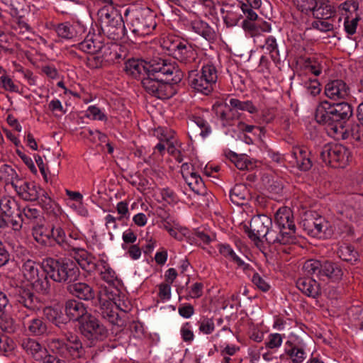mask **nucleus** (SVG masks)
<instances>
[{"label": "nucleus", "instance_id": "obj_47", "mask_svg": "<svg viewBox=\"0 0 363 363\" xmlns=\"http://www.w3.org/2000/svg\"><path fill=\"white\" fill-rule=\"evenodd\" d=\"M21 178L16 169L7 164H1L0 167V180L6 184H11L13 187L15 182H18Z\"/></svg>", "mask_w": 363, "mask_h": 363}, {"label": "nucleus", "instance_id": "obj_18", "mask_svg": "<svg viewBox=\"0 0 363 363\" xmlns=\"http://www.w3.org/2000/svg\"><path fill=\"white\" fill-rule=\"evenodd\" d=\"M21 216H18L19 220H12V227L14 230H20L22 228L23 223H32L35 225L39 223L43 217L38 209L30 206H26L21 209Z\"/></svg>", "mask_w": 363, "mask_h": 363}, {"label": "nucleus", "instance_id": "obj_4", "mask_svg": "<svg viewBox=\"0 0 363 363\" xmlns=\"http://www.w3.org/2000/svg\"><path fill=\"white\" fill-rule=\"evenodd\" d=\"M303 269L307 274L316 275L320 280L327 279L333 282L340 281L344 274L340 264L329 260L308 259L305 262Z\"/></svg>", "mask_w": 363, "mask_h": 363}, {"label": "nucleus", "instance_id": "obj_8", "mask_svg": "<svg viewBox=\"0 0 363 363\" xmlns=\"http://www.w3.org/2000/svg\"><path fill=\"white\" fill-rule=\"evenodd\" d=\"M320 157L323 162L334 168H344L352 160L350 150L338 143L325 145L320 152Z\"/></svg>", "mask_w": 363, "mask_h": 363}, {"label": "nucleus", "instance_id": "obj_35", "mask_svg": "<svg viewBox=\"0 0 363 363\" xmlns=\"http://www.w3.org/2000/svg\"><path fill=\"white\" fill-rule=\"evenodd\" d=\"M218 250L223 257L236 264L238 267L242 269L243 271L247 272L252 269L251 266L242 260L228 244L218 245Z\"/></svg>", "mask_w": 363, "mask_h": 363}, {"label": "nucleus", "instance_id": "obj_57", "mask_svg": "<svg viewBox=\"0 0 363 363\" xmlns=\"http://www.w3.org/2000/svg\"><path fill=\"white\" fill-rule=\"evenodd\" d=\"M169 234L179 241L189 238L190 231L185 227H181L179 225L175 226L174 229H170Z\"/></svg>", "mask_w": 363, "mask_h": 363}, {"label": "nucleus", "instance_id": "obj_25", "mask_svg": "<svg viewBox=\"0 0 363 363\" xmlns=\"http://www.w3.org/2000/svg\"><path fill=\"white\" fill-rule=\"evenodd\" d=\"M107 24L101 26V29L110 39L119 40L125 35L124 21L121 15L114 16Z\"/></svg>", "mask_w": 363, "mask_h": 363}, {"label": "nucleus", "instance_id": "obj_37", "mask_svg": "<svg viewBox=\"0 0 363 363\" xmlns=\"http://www.w3.org/2000/svg\"><path fill=\"white\" fill-rule=\"evenodd\" d=\"M335 13V9L328 0H319L312 14L317 19H329Z\"/></svg>", "mask_w": 363, "mask_h": 363}, {"label": "nucleus", "instance_id": "obj_9", "mask_svg": "<svg viewBox=\"0 0 363 363\" xmlns=\"http://www.w3.org/2000/svg\"><path fill=\"white\" fill-rule=\"evenodd\" d=\"M79 330L91 344L104 340L108 335L106 328L91 314L79 324Z\"/></svg>", "mask_w": 363, "mask_h": 363}, {"label": "nucleus", "instance_id": "obj_51", "mask_svg": "<svg viewBox=\"0 0 363 363\" xmlns=\"http://www.w3.org/2000/svg\"><path fill=\"white\" fill-rule=\"evenodd\" d=\"M97 16L101 27L104 24L108 23L111 19L115 18L114 16H119V14L116 13L113 7L106 5L98 11Z\"/></svg>", "mask_w": 363, "mask_h": 363}, {"label": "nucleus", "instance_id": "obj_13", "mask_svg": "<svg viewBox=\"0 0 363 363\" xmlns=\"http://www.w3.org/2000/svg\"><path fill=\"white\" fill-rule=\"evenodd\" d=\"M302 226L308 235L314 238H322L326 235L330 223L325 218L315 213H310L302 220Z\"/></svg>", "mask_w": 363, "mask_h": 363}, {"label": "nucleus", "instance_id": "obj_40", "mask_svg": "<svg viewBox=\"0 0 363 363\" xmlns=\"http://www.w3.org/2000/svg\"><path fill=\"white\" fill-rule=\"evenodd\" d=\"M50 231L51 246L56 243L65 250H70L72 249V247L67 242L66 233L62 228L52 224Z\"/></svg>", "mask_w": 363, "mask_h": 363}, {"label": "nucleus", "instance_id": "obj_39", "mask_svg": "<svg viewBox=\"0 0 363 363\" xmlns=\"http://www.w3.org/2000/svg\"><path fill=\"white\" fill-rule=\"evenodd\" d=\"M231 201L237 206L244 205L250 198L248 189L243 184H238L230 190Z\"/></svg>", "mask_w": 363, "mask_h": 363}, {"label": "nucleus", "instance_id": "obj_27", "mask_svg": "<svg viewBox=\"0 0 363 363\" xmlns=\"http://www.w3.org/2000/svg\"><path fill=\"white\" fill-rule=\"evenodd\" d=\"M99 302L101 317L112 325L122 326L123 321L118 313L114 311L113 303L109 299L105 300L101 296L99 297Z\"/></svg>", "mask_w": 363, "mask_h": 363}, {"label": "nucleus", "instance_id": "obj_63", "mask_svg": "<svg viewBox=\"0 0 363 363\" xmlns=\"http://www.w3.org/2000/svg\"><path fill=\"white\" fill-rule=\"evenodd\" d=\"M282 343V336L279 333L270 334L268 337L267 342H265L267 347L269 349L278 348Z\"/></svg>", "mask_w": 363, "mask_h": 363}, {"label": "nucleus", "instance_id": "obj_31", "mask_svg": "<svg viewBox=\"0 0 363 363\" xmlns=\"http://www.w3.org/2000/svg\"><path fill=\"white\" fill-rule=\"evenodd\" d=\"M297 288L308 297L317 298L320 294V284L312 278H300L296 281Z\"/></svg>", "mask_w": 363, "mask_h": 363}, {"label": "nucleus", "instance_id": "obj_43", "mask_svg": "<svg viewBox=\"0 0 363 363\" xmlns=\"http://www.w3.org/2000/svg\"><path fill=\"white\" fill-rule=\"evenodd\" d=\"M192 30L202 36L208 41H212L216 38V33L213 29L206 22L198 20L191 23Z\"/></svg>", "mask_w": 363, "mask_h": 363}, {"label": "nucleus", "instance_id": "obj_36", "mask_svg": "<svg viewBox=\"0 0 363 363\" xmlns=\"http://www.w3.org/2000/svg\"><path fill=\"white\" fill-rule=\"evenodd\" d=\"M106 294L117 309L125 313L131 311L132 305L130 301L125 298L124 296H120L118 288H115L111 291L106 290Z\"/></svg>", "mask_w": 363, "mask_h": 363}, {"label": "nucleus", "instance_id": "obj_5", "mask_svg": "<svg viewBox=\"0 0 363 363\" xmlns=\"http://www.w3.org/2000/svg\"><path fill=\"white\" fill-rule=\"evenodd\" d=\"M274 221L279 228V245H290L297 242L296 227L293 211L289 207L279 208L274 215Z\"/></svg>", "mask_w": 363, "mask_h": 363}, {"label": "nucleus", "instance_id": "obj_38", "mask_svg": "<svg viewBox=\"0 0 363 363\" xmlns=\"http://www.w3.org/2000/svg\"><path fill=\"white\" fill-rule=\"evenodd\" d=\"M284 352L293 363H303L306 358L303 347L289 340L285 342Z\"/></svg>", "mask_w": 363, "mask_h": 363}, {"label": "nucleus", "instance_id": "obj_59", "mask_svg": "<svg viewBox=\"0 0 363 363\" xmlns=\"http://www.w3.org/2000/svg\"><path fill=\"white\" fill-rule=\"evenodd\" d=\"M304 86L307 92L311 96H315L320 93V84L317 79H309L304 82Z\"/></svg>", "mask_w": 363, "mask_h": 363}, {"label": "nucleus", "instance_id": "obj_60", "mask_svg": "<svg viewBox=\"0 0 363 363\" xmlns=\"http://www.w3.org/2000/svg\"><path fill=\"white\" fill-rule=\"evenodd\" d=\"M251 281L258 289L263 292H267L270 289L269 284L257 272L254 273Z\"/></svg>", "mask_w": 363, "mask_h": 363}, {"label": "nucleus", "instance_id": "obj_50", "mask_svg": "<svg viewBox=\"0 0 363 363\" xmlns=\"http://www.w3.org/2000/svg\"><path fill=\"white\" fill-rule=\"evenodd\" d=\"M199 73L201 74V76L206 80L211 88H213L218 79L216 67L211 63H207L202 67Z\"/></svg>", "mask_w": 363, "mask_h": 363}, {"label": "nucleus", "instance_id": "obj_19", "mask_svg": "<svg viewBox=\"0 0 363 363\" xmlns=\"http://www.w3.org/2000/svg\"><path fill=\"white\" fill-rule=\"evenodd\" d=\"M67 290L73 296L86 301L94 300L96 295L94 288L86 282L73 281L67 284Z\"/></svg>", "mask_w": 363, "mask_h": 363}, {"label": "nucleus", "instance_id": "obj_29", "mask_svg": "<svg viewBox=\"0 0 363 363\" xmlns=\"http://www.w3.org/2000/svg\"><path fill=\"white\" fill-rule=\"evenodd\" d=\"M21 208L18 201L11 196H4L0 199V211L10 220H16L15 217L21 216Z\"/></svg>", "mask_w": 363, "mask_h": 363}, {"label": "nucleus", "instance_id": "obj_15", "mask_svg": "<svg viewBox=\"0 0 363 363\" xmlns=\"http://www.w3.org/2000/svg\"><path fill=\"white\" fill-rule=\"evenodd\" d=\"M324 92L332 100H346L350 95V88L345 81L333 79L325 84Z\"/></svg>", "mask_w": 363, "mask_h": 363}, {"label": "nucleus", "instance_id": "obj_34", "mask_svg": "<svg viewBox=\"0 0 363 363\" xmlns=\"http://www.w3.org/2000/svg\"><path fill=\"white\" fill-rule=\"evenodd\" d=\"M189 84L191 88L194 89L199 92L208 95L211 92L213 88L204 79L201 74L197 70L189 71Z\"/></svg>", "mask_w": 363, "mask_h": 363}, {"label": "nucleus", "instance_id": "obj_17", "mask_svg": "<svg viewBox=\"0 0 363 363\" xmlns=\"http://www.w3.org/2000/svg\"><path fill=\"white\" fill-rule=\"evenodd\" d=\"M150 66H152V61L147 62L143 60L130 59L125 62L124 70L128 75L142 81L150 73Z\"/></svg>", "mask_w": 363, "mask_h": 363}, {"label": "nucleus", "instance_id": "obj_32", "mask_svg": "<svg viewBox=\"0 0 363 363\" xmlns=\"http://www.w3.org/2000/svg\"><path fill=\"white\" fill-rule=\"evenodd\" d=\"M37 201L48 215L53 216L55 218L61 216L62 210L60 206L50 198L44 189H41L40 197Z\"/></svg>", "mask_w": 363, "mask_h": 363}, {"label": "nucleus", "instance_id": "obj_45", "mask_svg": "<svg viewBox=\"0 0 363 363\" xmlns=\"http://www.w3.org/2000/svg\"><path fill=\"white\" fill-rule=\"evenodd\" d=\"M184 179L195 194L205 195L207 193V189L203 179L196 172Z\"/></svg>", "mask_w": 363, "mask_h": 363}, {"label": "nucleus", "instance_id": "obj_1", "mask_svg": "<svg viewBox=\"0 0 363 363\" xmlns=\"http://www.w3.org/2000/svg\"><path fill=\"white\" fill-rule=\"evenodd\" d=\"M183 77V72L174 62L159 58L152 60L150 73L142 79L141 83L148 94L166 99L174 95L173 85L179 83Z\"/></svg>", "mask_w": 363, "mask_h": 363}, {"label": "nucleus", "instance_id": "obj_41", "mask_svg": "<svg viewBox=\"0 0 363 363\" xmlns=\"http://www.w3.org/2000/svg\"><path fill=\"white\" fill-rule=\"evenodd\" d=\"M45 317L55 326L63 329L67 324V318L64 317L62 311L51 306H47L43 309Z\"/></svg>", "mask_w": 363, "mask_h": 363}, {"label": "nucleus", "instance_id": "obj_12", "mask_svg": "<svg viewBox=\"0 0 363 363\" xmlns=\"http://www.w3.org/2000/svg\"><path fill=\"white\" fill-rule=\"evenodd\" d=\"M12 296L16 304L24 307L30 312L35 313L41 307L40 298L30 289L17 286L13 289Z\"/></svg>", "mask_w": 363, "mask_h": 363}, {"label": "nucleus", "instance_id": "obj_58", "mask_svg": "<svg viewBox=\"0 0 363 363\" xmlns=\"http://www.w3.org/2000/svg\"><path fill=\"white\" fill-rule=\"evenodd\" d=\"M0 86L5 91L18 93V86L14 84L13 80L6 74L0 77Z\"/></svg>", "mask_w": 363, "mask_h": 363}, {"label": "nucleus", "instance_id": "obj_22", "mask_svg": "<svg viewBox=\"0 0 363 363\" xmlns=\"http://www.w3.org/2000/svg\"><path fill=\"white\" fill-rule=\"evenodd\" d=\"M65 311L69 320L78 321L79 324L91 314L83 303L74 299L65 302Z\"/></svg>", "mask_w": 363, "mask_h": 363}, {"label": "nucleus", "instance_id": "obj_10", "mask_svg": "<svg viewBox=\"0 0 363 363\" xmlns=\"http://www.w3.org/2000/svg\"><path fill=\"white\" fill-rule=\"evenodd\" d=\"M157 26L155 15L149 9L137 12L130 21L133 33L138 36H145L152 33Z\"/></svg>", "mask_w": 363, "mask_h": 363}, {"label": "nucleus", "instance_id": "obj_23", "mask_svg": "<svg viewBox=\"0 0 363 363\" xmlns=\"http://www.w3.org/2000/svg\"><path fill=\"white\" fill-rule=\"evenodd\" d=\"M228 111H223L220 113V118L222 121L228 122L235 116V110L247 111L250 113L256 112V107L253 105L252 101H242L238 99H230L229 100Z\"/></svg>", "mask_w": 363, "mask_h": 363}, {"label": "nucleus", "instance_id": "obj_54", "mask_svg": "<svg viewBox=\"0 0 363 363\" xmlns=\"http://www.w3.org/2000/svg\"><path fill=\"white\" fill-rule=\"evenodd\" d=\"M233 161L238 169L250 170L254 168V164L245 155H235Z\"/></svg>", "mask_w": 363, "mask_h": 363}, {"label": "nucleus", "instance_id": "obj_49", "mask_svg": "<svg viewBox=\"0 0 363 363\" xmlns=\"http://www.w3.org/2000/svg\"><path fill=\"white\" fill-rule=\"evenodd\" d=\"M199 73L201 74V76L206 80L211 88H213L218 79L216 67L211 63H207L202 67Z\"/></svg>", "mask_w": 363, "mask_h": 363}, {"label": "nucleus", "instance_id": "obj_33", "mask_svg": "<svg viewBox=\"0 0 363 363\" xmlns=\"http://www.w3.org/2000/svg\"><path fill=\"white\" fill-rule=\"evenodd\" d=\"M50 228L43 223H36L32 227L34 240L43 247H51Z\"/></svg>", "mask_w": 363, "mask_h": 363}, {"label": "nucleus", "instance_id": "obj_11", "mask_svg": "<svg viewBox=\"0 0 363 363\" xmlns=\"http://www.w3.org/2000/svg\"><path fill=\"white\" fill-rule=\"evenodd\" d=\"M331 119L330 134L339 135L343 133L342 121L350 118L352 115L351 106L346 102L333 104L331 107Z\"/></svg>", "mask_w": 363, "mask_h": 363}, {"label": "nucleus", "instance_id": "obj_56", "mask_svg": "<svg viewBox=\"0 0 363 363\" xmlns=\"http://www.w3.org/2000/svg\"><path fill=\"white\" fill-rule=\"evenodd\" d=\"M15 348L13 340L6 335H0V353L7 355Z\"/></svg>", "mask_w": 363, "mask_h": 363}, {"label": "nucleus", "instance_id": "obj_28", "mask_svg": "<svg viewBox=\"0 0 363 363\" xmlns=\"http://www.w3.org/2000/svg\"><path fill=\"white\" fill-rule=\"evenodd\" d=\"M20 345L26 354L35 362L40 360L42 355L45 353V347L33 338L22 339Z\"/></svg>", "mask_w": 363, "mask_h": 363}, {"label": "nucleus", "instance_id": "obj_7", "mask_svg": "<svg viewBox=\"0 0 363 363\" xmlns=\"http://www.w3.org/2000/svg\"><path fill=\"white\" fill-rule=\"evenodd\" d=\"M21 271L23 277L30 283L35 291L42 294H48L50 285L43 266L40 267L35 261L28 259L23 264Z\"/></svg>", "mask_w": 363, "mask_h": 363}, {"label": "nucleus", "instance_id": "obj_61", "mask_svg": "<svg viewBox=\"0 0 363 363\" xmlns=\"http://www.w3.org/2000/svg\"><path fill=\"white\" fill-rule=\"evenodd\" d=\"M297 8L302 12L308 13V12H313L314 8H315L316 0H294Z\"/></svg>", "mask_w": 363, "mask_h": 363}, {"label": "nucleus", "instance_id": "obj_64", "mask_svg": "<svg viewBox=\"0 0 363 363\" xmlns=\"http://www.w3.org/2000/svg\"><path fill=\"white\" fill-rule=\"evenodd\" d=\"M86 116L92 120L104 121L106 116L101 112V109L95 106H91L88 108Z\"/></svg>", "mask_w": 363, "mask_h": 363}, {"label": "nucleus", "instance_id": "obj_52", "mask_svg": "<svg viewBox=\"0 0 363 363\" xmlns=\"http://www.w3.org/2000/svg\"><path fill=\"white\" fill-rule=\"evenodd\" d=\"M304 67L306 70L313 74L315 76H318L322 72V66L315 57H308L304 62Z\"/></svg>", "mask_w": 363, "mask_h": 363}, {"label": "nucleus", "instance_id": "obj_42", "mask_svg": "<svg viewBox=\"0 0 363 363\" xmlns=\"http://www.w3.org/2000/svg\"><path fill=\"white\" fill-rule=\"evenodd\" d=\"M331 107L332 104L327 101H322L317 106L315 117L318 123L325 124L328 125L330 132V124L331 119Z\"/></svg>", "mask_w": 363, "mask_h": 363}, {"label": "nucleus", "instance_id": "obj_20", "mask_svg": "<svg viewBox=\"0 0 363 363\" xmlns=\"http://www.w3.org/2000/svg\"><path fill=\"white\" fill-rule=\"evenodd\" d=\"M70 250L74 252V258L83 270L89 274L96 271L98 261L94 256L83 248L72 247Z\"/></svg>", "mask_w": 363, "mask_h": 363}, {"label": "nucleus", "instance_id": "obj_2", "mask_svg": "<svg viewBox=\"0 0 363 363\" xmlns=\"http://www.w3.org/2000/svg\"><path fill=\"white\" fill-rule=\"evenodd\" d=\"M46 277H49L55 282L67 284L77 281L80 272L76 264L70 259H55L48 258L43 261Z\"/></svg>", "mask_w": 363, "mask_h": 363}, {"label": "nucleus", "instance_id": "obj_24", "mask_svg": "<svg viewBox=\"0 0 363 363\" xmlns=\"http://www.w3.org/2000/svg\"><path fill=\"white\" fill-rule=\"evenodd\" d=\"M77 48L90 55V54H96L99 52H110V55L112 53L111 50V47L104 45L100 40L99 37H95L93 35H88L82 42L77 44Z\"/></svg>", "mask_w": 363, "mask_h": 363}, {"label": "nucleus", "instance_id": "obj_14", "mask_svg": "<svg viewBox=\"0 0 363 363\" xmlns=\"http://www.w3.org/2000/svg\"><path fill=\"white\" fill-rule=\"evenodd\" d=\"M169 50L177 60L186 65L194 62L197 58L196 50L187 42L179 41L172 45Z\"/></svg>", "mask_w": 363, "mask_h": 363}, {"label": "nucleus", "instance_id": "obj_3", "mask_svg": "<svg viewBox=\"0 0 363 363\" xmlns=\"http://www.w3.org/2000/svg\"><path fill=\"white\" fill-rule=\"evenodd\" d=\"M272 220L266 215L254 216L250 221V227L245 226V232L254 242L261 241L264 238L269 245H279L278 233L272 228Z\"/></svg>", "mask_w": 363, "mask_h": 363}, {"label": "nucleus", "instance_id": "obj_6", "mask_svg": "<svg viewBox=\"0 0 363 363\" xmlns=\"http://www.w3.org/2000/svg\"><path fill=\"white\" fill-rule=\"evenodd\" d=\"M65 335L67 343L60 339L52 340V350H55L61 357L78 360L80 362H84L86 359V351L79 337L72 333H68Z\"/></svg>", "mask_w": 363, "mask_h": 363}, {"label": "nucleus", "instance_id": "obj_44", "mask_svg": "<svg viewBox=\"0 0 363 363\" xmlns=\"http://www.w3.org/2000/svg\"><path fill=\"white\" fill-rule=\"evenodd\" d=\"M337 254L341 259L352 264H355L359 261V253L351 245L345 243L341 245L337 251Z\"/></svg>", "mask_w": 363, "mask_h": 363}, {"label": "nucleus", "instance_id": "obj_53", "mask_svg": "<svg viewBox=\"0 0 363 363\" xmlns=\"http://www.w3.org/2000/svg\"><path fill=\"white\" fill-rule=\"evenodd\" d=\"M264 48L269 52L271 57L274 61L279 60V52L277 49V43L274 37H268L265 40Z\"/></svg>", "mask_w": 363, "mask_h": 363}, {"label": "nucleus", "instance_id": "obj_30", "mask_svg": "<svg viewBox=\"0 0 363 363\" xmlns=\"http://www.w3.org/2000/svg\"><path fill=\"white\" fill-rule=\"evenodd\" d=\"M96 271L99 272L100 277L103 281L106 282L110 286H113V289L117 288L120 281L115 271L106 261L104 259L98 260V266Z\"/></svg>", "mask_w": 363, "mask_h": 363}, {"label": "nucleus", "instance_id": "obj_46", "mask_svg": "<svg viewBox=\"0 0 363 363\" xmlns=\"http://www.w3.org/2000/svg\"><path fill=\"white\" fill-rule=\"evenodd\" d=\"M110 52H99L96 54H90L86 58V65L91 69H99L104 66L105 62L111 61L113 57L108 56Z\"/></svg>", "mask_w": 363, "mask_h": 363}, {"label": "nucleus", "instance_id": "obj_55", "mask_svg": "<svg viewBox=\"0 0 363 363\" xmlns=\"http://www.w3.org/2000/svg\"><path fill=\"white\" fill-rule=\"evenodd\" d=\"M56 32L58 36L65 39H71L75 35L74 28L67 23L59 24Z\"/></svg>", "mask_w": 363, "mask_h": 363}, {"label": "nucleus", "instance_id": "obj_26", "mask_svg": "<svg viewBox=\"0 0 363 363\" xmlns=\"http://www.w3.org/2000/svg\"><path fill=\"white\" fill-rule=\"evenodd\" d=\"M188 126L191 135L194 138L201 136L203 138H206L211 133V128L208 123L203 118L191 115L188 118Z\"/></svg>", "mask_w": 363, "mask_h": 363}, {"label": "nucleus", "instance_id": "obj_48", "mask_svg": "<svg viewBox=\"0 0 363 363\" xmlns=\"http://www.w3.org/2000/svg\"><path fill=\"white\" fill-rule=\"evenodd\" d=\"M28 330L33 335L41 336L47 333L48 327L42 318H35L28 322Z\"/></svg>", "mask_w": 363, "mask_h": 363}, {"label": "nucleus", "instance_id": "obj_16", "mask_svg": "<svg viewBox=\"0 0 363 363\" xmlns=\"http://www.w3.org/2000/svg\"><path fill=\"white\" fill-rule=\"evenodd\" d=\"M13 189L19 197L26 201H35L40 197L41 188L33 182H28L22 179L15 182Z\"/></svg>", "mask_w": 363, "mask_h": 363}, {"label": "nucleus", "instance_id": "obj_62", "mask_svg": "<svg viewBox=\"0 0 363 363\" xmlns=\"http://www.w3.org/2000/svg\"><path fill=\"white\" fill-rule=\"evenodd\" d=\"M215 329L213 319L204 318L199 322V330L204 334H211Z\"/></svg>", "mask_w": 363, "mask_h": 363}, {"label": "nucleus", "instance_id": "obj_21", "mask_svg": "<svg viewBox=\"0 0 363 363\" xmlns=\"http://www.w3.org/2000/svg\"><path fill=\"white\" fill-rule=\"evenodd\" d=\"M292 160L290 162L300 171L306 172L313 166L310 152L304 147L294 146L291 150Z\"/></svg>", "mask_w": 363, "mask_h": 363}]
</instances>
